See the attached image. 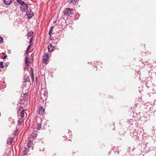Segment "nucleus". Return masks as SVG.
<instances>
[{"label":"nucleus","instance_id":"nucleus-12","mask_svg":"<svg viewBox=\"0 0 156 156\" xmlns=\"http://www.w3.org/2000/svg\"><path fill=\"white\" fill-rule=\"evenodd\" d=\"M30 46H31V45L30 44L28 46V47L26 49V52L25 53V54L26 55H27V54H28V53L29 50V49H30Z\"/></svg>","mask_w":156,"mask_h":156},{"label":"nucleus","instance_id":"nucleus-3","mask_svg":"<svg viewBox=\"0 0 156 156\" xmlns=\"http://www.w3.org/2000/svg\"><path fill=\"white\" fill-rule=\"evenodd\" d=\"M64 14L67 16H72V11L70 8H66L64 9L63 11Z\"/></svg>","mask_w":156,"mask_h":156},{"label":"nucleus","instance_id":"nucleus-27","mask_svg":"<svg viewBox=\"0 0 156 156\" xmlns=\"http://www.w3.org/2000/svg\"><path fill=\"white\" fill-rule=\"evenodd\" d=\"M7 57V56L6 55H5L4 57H3V59H5Z\"/></svg>","mask_w":156,"mask_h":156},{"label":"nucleus","instance_id":"nucleus-10","mask_svg":"<svg viewBox=\"0 0 156 156\" xmlns=\"http://www.w3.org/2000/svg\"><path fill=\"white\" fill-rule=\"evenodd\" d=\"M11 2V0H4V3L6 5H9Z\"/></svg>","mask_w":156,"mask_h":156},{"label":"nucleus","instance_id":"nucleus-6","mask_svg":"<svg viewBox=\"0 0 156 156\" xmlns=\"http://www.w3.org/2000/svg\"><path fill=\"white\" fill-rule=\"evenodd\" d=\"M44 110L43 107H40L38 111V113L40 115L43 114L44 112Z\"/></svg>","mask_w":156,"mask_h":156},{"label":"nucleus","instance_id":"nucleus-22","mask_svg":"<svg viewBox=\"0 0 156 156\" xmlns=\"http://www.w3.org/2000/svg\"><path fill=\"white\" fill-rule=\"evenodd\" d=\"M0 67L2 68H4V66L3 65V62H0Z\"/></svg>","mask_w":156,"mask_h":156},{"label":"nucleus","instance_id":"nucleus-24","mask_svg":"<svg viewBox=\"0 0 156 156\" xmlns=\"http://www.w3.org/2000/svg\"><path fill=\"white\" fill-rule=\"evenodd\" d=\"M32 40H33V37H32L30 38V41H29V43L30 44L31 43H32Z\"/></svg>","mask_w":156,"mask_h":156},{"label":"nucleus","instance_id":"nucleus-19","mask_svg":"<svg viewBox=\"0 0 156 156\" xmlns=\"http://www.w3.org/2000/svg\"><path fill=\"white\" fill-rule=\"evenodd\" d=\"M20 103H23L25 101V99L22 98L20 99Z\"/></svg>","mask_w":156,"mask_h":156},{"label":"nucleus","instance_id":"nucleus-13","mask_svg":"<svg viewBox=\"0 0 156 156\" xmlns=\"http://www.w3.org/2000/svg\"><path fill=\"white\" fill-rule=\"evenodd\" d=\"M31 77L32 79L33 80H34V74H33V68L32 67H31Z\"/></svg>","mask_w":156,"mask_h":156},{"label":"nucleus","instance_id":"nucleus-29","mask_svg":"<svg viewBox=\"0 0 156 156\" xmlns=\"http://www.w3.org/2000/svg\"><path fill=\"white\" fill-rule=\"evenodd\" d=\"M152 132L153 133H154L155 132V130L154 129H153L152 130Z\"/></svg>","mask_w":156,"mask_h":156},{"label":"nucleus","instance_id":"nucleus-20","mask_svg":"<svg viewBox=\"0 0 156 156\" xmlns=\"http://www.w3.org/2000/svg\"><path fill=\"white\" fill-rule=\"evenodd\" d=\"M41 128V125L40 124H39L37 125L36 129L37 130H39Z\"/></svg>","mask_w":156,"mask_h":156},{"label":"nucleus","instance_id":"nucleus-34","mask_svg":"<svg viewBox=\"0 0 156 156\" xmlns=\"http://www.w3.org/2000/svg\"><path fill=\"white\" fill-rule=\"evenodd\" d=\"M139 90V91H140V92H141V91L140 90Z\"/></svg>","mask_w":156,"mask_h":156},{"label":"nucleus","instance_id":"nucleus-2","mask_svg":"<svg viewBox=\"0 0 156 156\" xmlns=\"http://www.w3.org/2000/svg\"><path fill=\"white\" fill-rule=\"evenodd\" d=\"M130 136L135 140H137L139 139L140 134L137 133L136 131H133L130 132Z\"/></svg>","mask_w":156,"mask_h":156},{"label":"nucleus","instance_id":"nucleus-15","mask_svg":"<svg viewBox=\"0 0 156 156\" xmlns=\"http://www.w3.org/2000/svg\"><path fill=\"white\" fill-rule=\"evenodd\" d=\"M53 29V27H51V28L49 30V32L48 33V34L49 36H51V34L52 32Z\"/></svg>","mask_w":156,"mask_h":156},{"label":"nucleus","instance_id":"nucleus-30","mask_svg":"<svg viewBox=\"0 0 156 156\" xmlns=\"http://www.w3.org/2000/svg\"><path fill=\"white\" fill-rule=\"evenodd\" d=\"M133 120H132V119H130V121L129 122H131L133 121Z\"/></svg>","mask_w":156,"mask_h":156},{"label":"nucleus","instance_id":"nucleus-26","mask_svg":"<svg viewBox=\"0 0 156 156\" xmlns=\"http://www.w3.org/2000/svg\"><path fill=\"white\" fill-rule=\"evenodd\" d=\"M26 81L25 82H29L30 80L29 78V77H27L26 79Z\"/></svg>","mask_w":156,"mask_h":156},{"label":"nucleus","instance_id":"nucleus-9","mask_svg":"<svg viewBox=\"0 0 156 156\" xmlns=\"http://www.w3.org/2000/svg\"><path fill=\"white\" fill-rule=\"evenodd\" d=\"M43 60L45 62H47L48 59V55L46 53L44 54L43 55Z\"/></svg>","mask_w":156,"mask_h":156},{"label":"nucleus","instance_id":"nucleus-11","mask_svg":"<svg viewBox=\"0 0 156 156\" xmlns=\"http://www.w3.org/2000/svg\"><path fill=\"white\" fill-rule=\"evenodd\" d=\"M25 63L26 64V65L27 66H29V64H28V62L29 61L28 60V58L27 57H26L25 58Z\"/></svg>","mask_w":156,"mask_h":156},{"label":"nucleus","instance_id":"nucleus-7","mask_svg":"<svg viewBox=\"0 0 156 156\" xmlns=\"http://www.w3.org/2000/svg\"><path fill=\"white\" fill-rule=\"evenodd\" d=\"M55 48L52 46L51 44H50L48 46V49L49 52L52 51Z\"/></svg>","mask_w":156,"mask_h":156},{"label":"nucleus","instance_id":"nucleus-16","mask_svg":"<svg viewBox=\"0 0 156 156\" xmlns=\"http://www.w3.org/2000/svg\"><path fill=\"white\" fill-rule=\"evenodd\" d=\"M22 120V119L21 118H20L19 119V120L18 121V124L19 126H20L21 125Z\"/></svg>","mask_w":156,"mask_h":156},{"label":"nucleus","instance_id":"nucleus-8","mask_svg":"<svg viewBox=\"0 0 156 156\" xmlns=\"http://www.w3.org/2000/svg\"><path fill=\"white\" fill-rule=\"evenodd\" d=\"M12 138L10 137L8 138L7 140V144L8 145H10L12 143Z\"/></svg>","mask_w":156,"mask_h":156},{"label":"nucleus","instance_id":"nucleus-21","mask_svg":"<svg viewBox=\"0 0 156 156\" xmlns=\"http://www.w3.org/2000/svg\"><path fill=\"white\" fill-rule=\"evenodd\" d=\"M37 131H34L33 133V134L34 135L33 136V137H34V138L36 137L37 136Z\"/></svg>","mask_w":156,"mask_h":156},{"label":"nucleus","instance_id":"nucleus-23","mask_svg":"<svg viewBox=\"0 0 156 156\" xmlns=\"http://www.w3.org/2000/svg\"><path fill=\"white\" fill-rule=\"evenodd\" d=\"M27 149V148H25V149L23 151V154L24 155L26 154V149Z\"/></svg>","mask_w":156,"mask_h":156},{"label":"nucleus","instance_id":"nucleus-17","mask_svg":"<svg viewBox=\"0 0 156 156\" xmlns=\"http://www.w3.org/2000/svg\"><path fill=\"white\" fill-rule=\"evenodd\" d=\"M33 31H30L28 32V34H27V36L29 37H31L32 36V34H33Z\"/></svg>","mask_w":156,"mask_h":156},{"label":"nucleus","instance_id":"nucleus-4","mask_svg":"<svg viewBox=\"0 0 156 156\" xmlns=\"http://www.w3.org/2000/svg\"><path fill=\"white\" fill-rule=\"evenodd\" d=\"M17 113L20 115L21 117H24V110L23 107L21 106L19 108L17 109Z\"/></svg>","mask_w":156,"mask_h":156},{"label":"nucleus","instance_id":"nucleus-1","mask_svg":"<svg viewBox=\"0 0 156 156\" xmlns=\"http://www.w3.org/2000/svg\"><path fill=\"white\" fill-rule=\"evenodd\" d=\"M17 2L21 5L20 9L22 12H26L28 8V6L27 4L25 3L24 2L21 0H16Z\"/></svg>","mask_w":156,"mask_h":156},{"label":"nucleus","instance_id":"nucleus-31","mask_svg":"<svg viewBox=\"0 0 156 156\" xmlns=\"http://www.w3.org/2000/svg\"><path fill=\"white\" fill-rule=\"evenodd\" d=\"M17 131H16L15 132V134H16V133H17Z\"/></svg>","mask_w":156,"mask_h":156},{"label":"nucleus","instance_id":"nucleus-28","mask_svg":"<svg viewBox=\"0 0 156 156\" xmlns=\"http://www.w3.org/2000/svg\"><path fill=\"white\" fill-rule=\"evenodd\" d=\"M2 38L0 37V43L1 42V41H2Z\"/></svg>","mask_w":156,"mask_h":156},{"label":"nucleus","instance_id":"nucleus-32","mask_svg":"<svg viewBox=\"0 0 156 156\" xmlns=\"http://www.w3.org/2000/svg\"><path fill=\"white\" fill-rule=\"evenodd\" d=\"M110 154V152H109L108 153V154Z\"/></svg>","mask_w":156,"mask_h":156},{"label":"nucleus","instance_id":"nucleus-33","mask_svg":"<svg viewBox=\"0 0 156 156\" xmlns=\"http://www.w3.org/2000/svg\"><path fill=\"white\" fill-rule=\"evenodd\" d=\"M2 70V69H0V71H1Z\"/></svg>","mask_w":156,"mask_h":156},{"label":"nucleus","instance_id":"nucleus-18","mask_svg":"<svg viewBox=\"0 0 156 156\" xmlns=\"http://www.w3.org/2000/svg\"><path fill=\"white\" fill-rule=\"evenodd\" d=\"M77 0H70V3H72L73 4H75Z\"/></svg>","mask_w":156,"mask_h":156},{"label":"nucleus","instance_id":"nucleus-25","mask_svg":"<svg viewBox=\"0 0 156 156\" xmlns=\"http://www.w3.org/2000/svg\"><path fill=\"white\" fill-rule=\"evenodd\" d=\"M44 94L45 96H47L48 94L47 92V91L45 92L44 91Z\"/></svg>","mask_w":156,"mask_h":156},{"label":"nucleus","instance_id":"nucleus-14","mask_svg":"<svg viewBox=\"0 0 156 156\" xmlns=\"http://www.w3.org/2000/svg\"><path fill=\"white\" fill-rule=\"evenodd\" d=\"M27 96L28 95H27V93H25L24 94H23L22 95V97L23 98H24L25 99H26L27 98Z\"/></svg>","mask_w":156,"mask_h":156},{"label":"nucleus","instance_id":"nucleus-5","mask_svg":"<svg viewBox=\"0 0 156 156\" xmlns=\"http://www.w3.org/2000/svg\"><path fill=\"white\" fill-rule=\"evenodd\" d=\"M27 18L29 19L31 18L33 16V12L31 11H28L26 14Z\"/></svg>","mask_w":156,"mask_h":156}]
</instances>
